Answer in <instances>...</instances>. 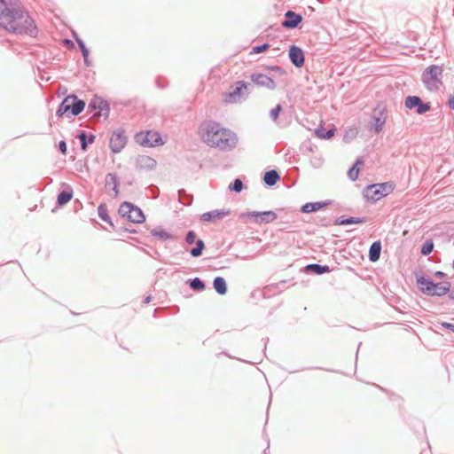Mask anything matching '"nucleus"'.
Here are the masks:
<instances>
[{
  "label": "nucleus",
  "instance_id": "24",
  "mask_svg": "<svg viewBox=\"0 0 454 454\" xmlns=\"http://www.w3.org/2000/svg\"><path fill=\"white\" fill-rule=\"evenodd\" d=\"M151 235L160 241L174 240L176 237L163 230L162 228H155L151 230Z\"/></svg>",
  "mask_w": 454,
  "mask_h": 454
},
{
  "label": "nucleus",
  "instance_id": "2",
  "mask_svg": "<svg viewBox=\"0 0 454 454\" xmlns=\"http://www.w3.org/2000/svg\"><path fill=\"white\" fill-rule=\"evenodd\" d=\"M200 135L207 145L221 151H231L238 144V137L233 131L214 121L202 123Z\"/></svg>",
  "mask_w": 454,
  "mask_h": 454
},
{
  "label": "nucleus",
  "instance_id": "48",
  "mask_svg": "<svg viewBox=\"0 0 454 454\" xmlns=\"http://www.w3.org/2000/svg\"><path fill=\"white\" fill-rule=\"evenodd\" d=\"M82 57H83L84 65L86 67H91L92 66V62L89 59V54L82 55Z\"/></svg>",
  "mask_w": 454,
  "mask_h": 454
},
{
  "label": "nucleus",
  "instance_id": "26",
  "mask_svg": "<svg viewBox=\"0 0 454 454\" xmlns=\"http://www.w3.org/2000/svg\"><path fill=\"white\" fill-rule=\"evenodd\" d=\"M329 202L324 201V202H308L301 206V212L309 214L312 212H316L325 206H327Z\"/></svg>",
  "mask_w": 454,
  "mask_h": 454
},
{
  "label": "nucleus",
  "instance_id": "39",
  "mask_svg": "<svg viewBox=\"0 0 454 454\" xmlns=\"http://www.w3.org/2000/svg\"><path fill=\"white\" fill-rule=\"evenodd\" d=\"M359 162V160L353 165L348 171V176L350 180L356 181L358 177L359 169L356 168V164Z\"/></svg>",
  "mask_w": 454,
  "mask_h": 454
},
{
  "label": "nucleus",
  "instance_id": "14",
  "mask_svg": "<svg viewBox=\"0 0 454 454\" xmlns=\"http://www.w3.org/2000/svg\"><path fill=\"white\" fill-rule=\"evenodd\" d=\"M250 79L257 86L265 87L269 90H275L276 88L273 79L264 74L254 72L250 75Z\"/></svg>",
  "mask_w": 454,
  "mask_h": 454
},
{
  "label": "nucleus",
  "instance_id": "53",
  "mask_svg": "<svg viewBox=\"0 0 454 454\" xmlns=\"http://www.w3.org/2000/svg\"><path fill=\"white\" fill-rule=\"evenodd\" d=\"M320 165H321V163H320V162H318L317 164H314V167H316V168H319V167H320Z\"/></svg>",
  "mask_w": 454,
  "mask_h": 454
},
{
  "label": "nucleus",
  "instance_id": "28",
  "mask_svg": "<svg viewBox=\"0 0 454 454\" xmlns=\"http://www.w3.org/2000/svg\"><path fill=\"white\" fill-rule=\"evenodd\" d=\"M213 286L215 292L220 295H224L228 291L226 280L220 276L214 278Z\"/></svg>",
  "mask_w": 454,
  "mask_h": 454
},
{
  "label": "nucleus",
  "instance_id": "38",
  "mask_svg": "<svg viewBox=\"0 0 454 454\" xmlns=\"http://www.w3.org/2000/svg\"><path fill=\"white\" fill-rule=\"evenodd\" d=\"M73 36H74V40L76 41V43L81 50L82 54V55L90 54V51H89L88 48L86 47L84 42L78 36V35L75 32H73Z\"/></svg>",
  "mask_w": 454,
  "mask_h": 454
},
{
  "label": "nucleus",
  "instance_id": "5",
  "mask_svg": "<svg viewBox=\"0 0 454 454\" xmlns=\"http://www.w3.org/2000/svg\"><path fill=\"white\" fill-rule=\"evenodd\" d=\"M134 141L144 147H156L164 144L160 134L154 130H142L137 132L134 136Z\"/></svg>",
  "mask_w": 454,
  "mask_h": 454
},
{
  "label": "nucleus",
  "instance_id": "47",
  "mask_svg": "<svg viewBox=\"0 0 454 454\" xmlns=\"http://www.w3.org/2000/svg\"><path fill=\"white\" fill-rule=\"evenodd\" d=\"M434 276L436 278H444L447 275L446 273H444L443 271H441V270H437L434 272Z\"/></svg>",
  "mask_w": 454,
  "mask_h": 454
},
{
  "label": "nucleus",
  "instance_id": "40",
  "mask_svg": "<svg viewBox=\"0 0 454 454\" xmlns=\"http://www.w3.org/2000/svg\"><path fill=\"white\" fill-rule=\"evenodd\" d=\"M378 187L380 191H382L383 197L387 196L392 191V186L387 183L375 184V188Z\"/></svg>",
  "mask_w": 454,
  "mask_h": 454
},
{
  "label": "nucleus",
  "instance_id": "6",
  "mask_svg": "<svg viewBox=\"0 0 454 454\" xmlns=\"http://www.w3.org/2000/svg\"><path fill=\"white\" fill-rule=\"evenodd\" d=\"M87 114H91L92 117L107 119L110 114V106L106 100L100 97H94L89 102L87 107Z\"/></svg>",
  "mask_w": 454,
  "mask_h": 454
},
{
  "label": "nucleus",
  "instance_id": "51",
  "mask_svg": "<svg viewBox=\"0 0 454 454\" xmlns=\"http://www.w3.org/2000/svg\"><path fill=\"white\" fill-rule=\"evenodd\" d=\"M151 300H152L151 295H148V296L145 297V299H144V301H143V302H144V303H149V302L151 301Z\"/></svg>",
  "mask_w": 454,
  "mask_h": 454
},
{
  "label": "nucleus",
  "instance_id": "10",
  "mask_svg": "<svg viewBox=\"0 0 454 454\" xmlns=\"http://www.w3.org/2000/svg\"><path fill=\"white\" fill-rule=\"evenodd\" d=\"M128 143V137L126 136L125 129L117 128L112 133L109 141V148L113 153H121Z\"/></svg>",
  "mask_w": 454,
  "mask_h": 454
},
{
  "label": "nucleus",
  "instance_id": "23",
  "mask_svg": "<svg viewBox=\"0 0 454 454\" xmlns=\"http://www.w3.org/2000/svg\"><path fill=\"white\" fill-rule=\"evenodd\" d=\"M76 137L80 140L81 149L82 151H86L88 145L93 144L96 138L94 134L88 135L85 130H82L80 133H78Z\"/></svg>",
  "mask_w": 454,
  "mask_h": 454
},
{
  "label": "nucleus",
  "instance_id": "52",
  "mask_svg": "<svg viewBox=\"0 0 454 454\" xmlns=\"http://www.w3.org/2000/svg\"><path fill=\"white\" fill-rule=\"evenodd\" d=\"M64 43H65L66 44H68V45L74 46V43H73V42H72L70 39H65V40H64Z\"/></svg>",
  "mask_w": 454,
  "mask_h": 454
},
{
  "label": "nucleus",
  "instance_id": "37",
  "mask_svg": "<svg viewBox=\"0 0 454 454\" xmlns=\"http://www.w3.org/2000/svg\"><path fill=\"white\" fill-rule=\"evenodd\" d=\"M434 250V242L431 239L427 240L421 247L420 253L423 255H428Z\"/></svg>",
  "mask_w": 454,
  "mask_h": 454
},
{
  "label": "nucleus",
  "instance_id": "50",
  "mask_svg": "<svg viewBox=\"0 0 454 454\" xmlns=\"http://www.w3.org/2000/svg\"><path fill=\"white\" fill-rule=\"evenodd\" d=\"M449 298L452 301H454V286L450 288V294H449Z\"/></svg>",
  "mask_w": 454,
  "mask_h": 454
},
{
  "label": "nucleus",
  "instance_id": "1",
  "mask_svg": "<svg viewBox=\"0 0 454 454\" xmlns=\"http://www.w3.org/2000/svg\"><path fill=\"white\" fill-rule=\"evenodd\" d=\"M0 26L16 35L34 36L37 32L35 21L20 7L19 0H0Z\"/></svg>",
  "mask_w": 454,
  "mask_h": 454
},
{
  "label": "nucleus",
  "instance_id": "11",
  "mask_svg": "<svg viewBox=\"0 0 454 454\" xmlns=\"http://www.w3.org/2000/svg\"><path fill=\"white\" fill-rule=\"evenodd\" d=\"M405 107L411 110L416 108L418 114H423L430 110L431 105L429 102L424 103L418 96H408L404 102Z\"/></svg>",
  "mask_w": 454,
  "mask_h": 454
},
{
  "label": "nucleus",
  "instance_id": "32",
  "mask_svg": "<svg viewBox=\"0 0 454 454\" xmlns=\"http://www.w3.org/2000/svg\"><path fill=\"white\" fill-rule=\"evenodd\" d=\"M196 246L190 250V254L192 257H200L205 248V243L202 239L195 240Z\"/></svg>",
  "mask_w": 454,
  "mask_h": 454
},
{
  "label": "nucleus",
  "instance_id": "46",
  "mask_svg": "<svg viewBox=\"0 0 454 454\" xmlns=\"http://www.w3.org/2000/svg\"><path fill=\"white\" fill-rule=\"evenodd\" d=\"M441 325L442 328L450 330L451 332L454 333V324L448 323V322H442V323H441Z\"/></svg>",
  "mask_w": 454,
  "mask_h": 454
},
{
  "label": "nucleus",
  "instance_id": "22",
  "mask_svg": "<svg viewBox=\"0 0 454 454\" xmlns=\"http://www.w3.org/2000/svg\"><path fill=\"white\" fill-rule=\"evenodd\" d=\"M74 192L71 186L67 185L63 191H61L57 197V203L59 206H64L68 203L73 198Z\"/></svg>",
  "mask_w": 454,
  "mask_h": 454
},
{
  "label": "nucleus",
  "instance_id": "41",
  "mask_svg": "<svg viewBox=\"0 0 454 454\" xmlns=\"http://www.w3.org/2000/svg\"><path fill=\"white\" fill-rule=\"evenodd\" d=\"M281 110L282 106L280 104H278L273 109L270 111V116L274 121L278 120Z\"/></svg>",
  "mask_w": 454,
  "mask_h": 454
},
{
  "label": "nucleus",
  "instance_id": "34",
  "mask_svg": "<svg viewBox=\"0 0 454 454\" xmlns=\"http://www.w3.org/2000/svg\"><path fill=\"white\" fill-rule=\"evenodd\" d=\"M315 133H316L317 137L321 139H329L333 137L334 129H325V128L322 127V128H317L315 130Z\"/></svg>",
  "mask_w": 454,
  "mask_h": 454
},
{
  "label": "nucleus",
  "instance_id": "45",
  "mask_svg": "<svg viewBox=\"0 0 454 454\" xmlns=\"http://www.w3.org/2000/svg\"><path fill=\"white\" fill-rule=\"evenodd\" d=\"M267 68L270 70L275 71V72L278 73L279 74H283L285 73L284 69L278 66L267 67Z\"/></svg>",
  "mask_w": 454,
  "mask_h": 454
},
{
  "label": "nucleus",
  "instance_id": "13",
  "mask_svg": "<svg viewBox=\"0 0 454 454\" xmlns=\"http://www.w3.org/2000/svg\"><path fill=\"white\" fill-rule=\"evenodd\" d=\"M288 56L291 63L295 67L300 68L303 67L305 62V56L301 47L294 44L291 45L289 48Z\"/></svg>",
  "mask_w": 454,
  "mask_h": 454
},
{
  "label": "nucleus",
  "instance_id": "33",
  "mask_svg": "<svg viewBox=\"0 0 454 454\" xmlns=\"http://www.w3.org/2000/svg\"><path fill=\"white\" fill-rule=\"evenodd\" d=\"M178 193V200L184 206H190L192 203V195L186 192L185 190L180 189L177 192Z\"/></svg>",
  "mask_w": 454,
  "mask_h": 454
},
{
  "label": "nucleus",
  "instance_id": "27",
  "mask_svg": "<svg viewBox=\"0 0 454 454\" xmlns=\"http://www.w3.org/2000/svg\"><path fill=\"white\" fill-rule=\"evenodd\" d=\"M381 248H382V246H381L380 241H374L371 245V247L369 248V254H368V257L371 262H375L380 259Z\"/></svg>",
  "mask_w": 454,
  "mask_h": 454
},
{
  "label": "nucleus",
  "instance_id": "42",
  "mask_svg": "<svg viewBox=\"0 0 454 454\" xmlns=\"http://www.w3.org/2000/svg\"><path fill=\"white\" fill-rule=\"evenodd\" d=\"M269 47H270V44L268 43H262L260 45H256V46L253 47L251 53H255V54L262 53V52L265 51L267 49H269Z\"/></svg>",
  "mask_w": 454,
  "mask_h": 454
},
{
  "label": "nucleus",
  "instance_id": "30",
  "mask_svg": "<svg viewBox=\"0 0 454 454\" xmlns=\"http://www.w3.org/2000/svg\"><path fill=\"white\" fill-rule=\"evenodd\" d=\"M365 218H359V217H344L341 216L336 220V224L338 225H350V224H356V223H365Z\"/></svg>",
  "mask_w": 454,
  "mask_h": 454
},
{
  "label": "nucleus",
  "instance_id": "35",
  "mask_svg": "<svg viewBox=\"0 0 454 454\" xmlns=\"http://www.w3.org/2000/svg\"><path fill=\"white\" fill-rule=\"evenodd\" d=\"M98 216L106 223H108L109 224L113 225V223L111 221V218L108 215L107 209L105 207V205L100 204L98 207Z\"/></svg>",
  "mask_w": 454,
  "mask_h": 454
},
{
  "label": "nucleus",
  "instance_id": "54",
  "mask_svg": "<svg viewBox=\"0 0 454 454\" xmlns=\"http://www.w3.org/2000/svg\"><path fill=\"white\" fill-rule=\"evenodd\" d=\"M156 82H157L158 87H163L162 85L160 84L158 80L156 81Z\"/></svg>",
  "mask_w": 454,
  "mask_h": 454
},
{
  "label": "nucleus",
  "instance_id": "7",
  "mask_svg": "<svg viewBox=\"0 0 454 454\" xmlns=\"http://www.w3.org/2000/svg\"><path fill=\"white\" fill-rule=\"evenodd\" d=\"M118 213L134 223H141L145 221V215L141 208L130 202L124 201L121 204Z\"/></svg>",
  "mask_w": 454,
  "mask_h": 454
},
{
  "label": "nucleus",
  "instance_id": "4",
  "mask_svg": "<svg viewBox=\"0 0 454 454\" xmlns=\"http://www.w3.org/2000/svg\"><path fill=\"white\" fill-rule=\"evenodd\" d=\"M443 70L438 65H430L422 73L425 87L432 92L437 91L442 86Z\"/></svg>",
  "mask_w": 454,
  "mask_h": 454
},
{
  "label": "nucleus",
  "instance_id": "31",
  "mask_svg": "<svg viewBox=\"0 0 454 454\" xmlns=\"http://www.w3.org/2000/svg\"><path fill=\"white\" fill-rule=\"evenodd\" d=\"M187 283L189 284L191 289L196 292H202L206 288L204 281L201 280L200 278L189 279Z\"/></svg>",
  "mask_w": 454,
  "mask_h": 454
},
{
  "label": "nucleus",
  "instance_id": "15",
  "mask_svg": "<svg viewBox=\"0 0 454 454\" xmlns=\"http://www.w3.org/2000/svg\"><path fill=\"white\" fill-rule=\"evenodd\" d=\"M301 21L302 16L301 14L289 10L285 13V19L281 22V25L285 28L294 29L296 28Z\"/></svg>",
  "mask_w": 454,
  "mask_h": 454
},
{
  "label": "nucleus",
  "instance_id": "16",
  "mask_svg": "<svg viewBox=\"0 0 454 454\" xmlns=\"http://www.w3.org/2000/svg\"><path fill=\"white\" fill-rule=\"evenodd\" d=\"M229 215H230V210L215 209V210H211V211L203 213L200 215V220L202 222L215 223L216 221L221 220Z\"/></svg>",
  "mask_w": 454,
  "mask_h": 454
},
{
  "label": "nucleus",
  "instance_id": "21",
  "mask_svg": "<svg viewBox=\"0 0 454 454\" xmlns=\"http://www.w3.org/2000/svg\"><path fill=\"white\" fill-rule=\"evenodd\" d=\"M118 185H119V183H118L117 176L113 173H108L106 176V188L107 190L113 191V194H110V195L114 198L117 197V195L119 193Z\"/></svg>",
  "mask_w": 454,
  "mask_h": 454
},
{
  "label": "nucleus",
  "instance_id": "20",
  "mask_svg": "<svg viewBox=\"0 0 454 454\" xmlns=\"http://www.w3.org/2000/svg\"><path fill=\"white\" fill-rule=\"evenodd\" d=\"M451 286V283L450 281H443L434 283V290L431 293L430 296H443L445 294H450V288Z\"/></svg>",
  "mask_w": 454,
  "mask_h": 454
},
{
  "label": "nucleus",
  "instance_id": "3",
  "mask_svg": "<svg viewBox=\"0 0 454 454\" xmlns=\"http://www.w3.org/2000/svg\"><path fill=\"white\" fill-rule=\"evenodd\" d=\"M85 106L86 103L83 99L78 98L74 94H70L59 104L56 115L58 117H62L64 114L77 116L84 110Z\"/></svg>",
  "mask_w": 454,
  "mask_h": 454
},
{
  "label": "nucleus",
  "instance_id": "43",
  "mask_svg": "<svg viewBox=\"0 0 454 454\" xmlns=\"http://www.w3.org/2000/svg\"><path fill=\"white\" fill-rule=\"evenodd\" d=\"M196 240V233L193 231H189L185 236V241L187 244H193Z\"/></svg>",
  "mask_w": 454,
  "mask_h": 454
},
{
  "label": "nucleus",
  "instance_id": "19",
  "mask_svg": "<svg viewBox=\"0 0 454 454\" xmlns=\"http://www.w3.org/2000/svg\"><path fill=\"white\" fill-rule=\"evenodd\" d=\"M416 281L423 294L431 295L434 286V282L433 280L426 278L425 276H419L416 274Z\"/></svg>",
  "mask_w": 454,
  "mask_h": 454
},
{
  "label": "nucleus",
  "instance_id": "17",
  "mask_svg": "<svg viewBox=\"0 0 454 454\" xmlns=\"http://www.w3.org/2000/svg\"><path fill=\"white\" fill-rule=\"evenodd\" d=\"M135 166L138 170H152L156 167V160L148 155H138Z\"/></svg>",
  "mask_w": 454,
  "mask_h": 454
},
{
  "label": "nucleus",
  "instance_id": "44",
  "mask_svg": "<svg viewBox=\"0 0 454 454\" xmlns=\"http://www.w3.org/2000/svg\"><path fill=\"white\" fill-rule=\"evenodd\" d=\"M59 150L63 153H67V143L64 140L59 142Z\"/></svg>",
  "mask_w": 454,
  "mask_h": 454
},
{
  "label": "nucleus",
  "instance_id": "8",
  "mask_svg": "<svg viewBox=\"0 0 454 454\" xmlns=\"http://www.w3.org/2000/svg\"><path fill=\"white\" fill-rule=\"evenodd\" d=\"M248 85L249 84L244 81H238L236 86L223 95V102L226 104H239L243 102L247 98L245 91Z\"/></svg>",
  "mask_w": 454,
  "mask_h": 454
},
{
  "label": "nucleus",
  "instance_id": "12",
  "mask_svg": "<svg viewBox=\"0 0 454 454\" xmlns=\"http://www.w3.org/2000/svg\"><path fill=\"white\" fill-rule=\"evenodd\" d=\"M248 218L254 219L256 223H270L277 219V214L274 211H251L247 213Z\"/></svg>",
  "mask_w": 454,
  "mask_h": 454
},
{
  "label": "nucleus",
  "instance_id": "29",
  "mask_svg": "<svg viewBox=\"0 0 454 454\" xmlns=\"http://www.w3.org/2000/svg\"><path fill=\"white\" fill-rule=\"evenodd\" d=\"M280 179L278 172L275 169L266 171L263 176V182L268 186H273Z\"/></svg>",
  "mask_w": 454,
  "mask_h": 454
},
{
  "label": "nucleus",
  "instance_id": "36",
  "mask_svg": "<svg viewBox=\"0 0 454 454\" xmlns=\"http://www.w3.org/2000/svg\"><path fill=\"white\" fill-rule=\"evenodd\" d=\"M243 189L244 184L239 178H236L229 184V190L235 192H240Z\"/></svg>",
  "mask_w": 454,
  "mask_h": 454
},
{
  "label": "nucleus",
  "instance_id": "18",
  "mask_svg": "<svg viewBox=\"0 0 454 454\" xmlns=\"http://www.w3.org/2000/svg\"><path fill=\"white\" fill-rule=\"evenodd\" d=\"M363 195L366 200L376 202L383 198L382 191H380L378 187L375 188V184L368 185L363 192Z\"/></svg>",
  "mask_w": 454,
  "mask_h": 454
},
{
  "label": "nucleus",
  "instance_id": "25",
  "mask_svg": "<svg viewBox=\"0 0 454 454\" xmlns=\"http://www.w3.org/2000/svg\"><path fill=\"white\" fill-rule=\"evenodd\" d=\"M304 271L313 272L317 275H322L324 273L330 272L331 269L328 265H321L318 263H310L304 267Z\"/></svg>",
  "mask_w": 454,
  "mask_h": 454
},
{
  "label": "nucleus",
  "instance_id": "49",
  "mask_svg": "<svg viewBox=\"0 0 454 454\" xmlns=\"http://www.w3.org/2000/svg\"><path fill=\"white\" fill-rule=\"evenodd\" d=\"M448 105L450 109L454 110V94L450 97L448 100Z\"/></svg>",
  "mask_w": 454,
  "mask_h": 454
},
{
  "label": "nucleus",
  "instance_id": "9",
  "mask_svg": "<svg viewBox=\"0 0 454 454\" xmlns=\"http://www.w3.org/2000/svg\"><path fill=\"white\" fill-rule=\"evenodd\" d=\"M387 121L386 107L382 105H378L372 111L370 121V130L375 134L382 131Z\"/></svg>",
  "mask_w": 454,
  "mask_h": 454
},
{
  "label": "nucleus",
  "instance_id": "55",
  "mask_svg": "<svg viewBox=\"0 0 454 454\" xmlns=\"http://www.w3.org/2000/svg\"><path fill=\"white\" fill-rule=\"evenodd\" d=\"M452 268L454 269V259H453V262H452Z\"/></svg>",
  "mask_w": 454,
  "mask_h": 454
}]
</instances>
